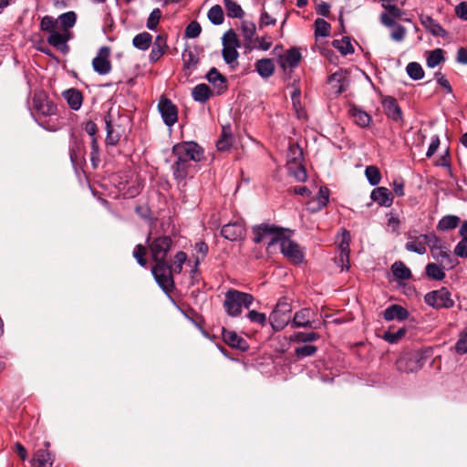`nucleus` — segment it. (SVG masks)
Segmentation results:
<instances>
[{"instance_id":"f257e3e1","label":"nucleus","mask_w":467,"mask_h":467,"mask_svg":"<svg viewBox=\"0 0 467 467\" xmlns=\"http://www.w3.org/2000/svg\"><path fill=\"white\" fill-rule=\"evenodd\" d=\"M77 22V15L74 11L61 14L57 18L45 16L40 22V29L48 33L47 43L63 54L69 51L67 42L73 37L71 28Z\"/></svg>"},{"instance_id":"9d476101","label":"nucleus","mask_w":467,"mask_h":467,"mask_svg":"<svg viewBox=\"0 0 467 467\" xmlns=\"http://www.w3.org/2000/svg\"><path fill=\"white\" fill-rule=\"evenodd\" d=\"M424 302L435 309L451 308L454 306L451 295L446 287L427 293L424 296Z\"/></svg>"},{"instance_id":"9b49d317","label":"nucleus","mask_w":467,"mask_h":467,"mask_svg":"<svg viewBox=\"0 0 467 467\" xmlns=\"http://www.w3.org/2000/svg\"><path fill=\"white\" fill-rule=\"evenodd\" d=\"M151 272L156 282L164 292L168 293L171 291L173 287V271L167 262L155 263Z\"/></svg>"},{"instance_id":"3c124183","label":"nucleus","mask_w":467,"mask_h":467,"mask_svg":"<svg viewBox=\"0 0 467 467\" xmlns=\"http://www.w3.org/2000/svg\"><path fill=\"white\" fill-rule=\"evenodd\" d=\"M237 48L235 47H223L222 54L226 64L231 65L236 62L239 57Z\"/></svg>"},{"instance_id":"603ef678","label":"nucleus","mask_w":467,"mask_h":467,"mask_svg":"<svg viewBox=\"0 0 467 467\" xmlns=\"http://www.w3.org/2000/svg\"><path fill=\"white\" fill-rule=\"evenodd\" d=\"M317 351V348L314 345H304L295 348V355L297 358H304L314 356Z\"/></svg>"},{"instance_id":"5701e85b","label":"nucleus","mask_w":467,"mask_h":467,"mask_svg":"<svg viewBox=\"0 0 467 467\" xmlns=\"http://www.w3.org/2000/svg\"><path fill=\"white\" fill-rule=\"evenodd\" d=\"M46 449H40L36 451L32 459L33 467H52L53 458L47 450L49 442H45Z\"/></svg>"},{"instance_id":"7ed1b4c3","label":"nucleus","mask_w":467,"mask_h":467,"mask_svg":"<svg viewBox=\"0 0 467 467\" xmlns=\"http://www.w3.org/2000/svg\"><path fill=\"white\" fill-rule=\"evenodd\" d=\"M32 108L36 113L48 120H42L39 125L48 131H57L61 125L58 122L57 105L44 91H36L32 99Z\"/></svg>"},{"instance_id":"680f3d73","label":"nucleus","mask_w":467,"mask_h":467,"mask_svg":"<svg viewBox=\"0 0 467 467\" xmlns=\"http://www.w3.org/2000/svg\"><path fill=\"white\" fill-rule=\"evenodd\" d=\"M202 27L197 21H192L185 29V36L189 38H195L201 34Z\"/></svg>"},{"instance_id":"0eeeda50","label":"nucleus","mask_w":467,"mask_h":467,"mask_svg":"<svg viewBox=\"0 0 467 467\" xmlns=\"http://www.w3.org/2000/svg\"><path fill=\"white\" fill-rule=\"evenodd\" d=\"M149 243L150 251L154 263L167 262L166 258L168 252L172 246V240L168 235H160L150 240L149 235L147 238Z\"/></svg>"},{"instance_id":"ea45409f","label":"nucleus","mask_w":467,"mask_h":467,"mask_svg":"<svg viewBox=\"0 0 467 467\" xmlns=\"http://www.w3.org/2000/svg\"><path fill=\"white\" fill-rule=\"evenodd\" d=\"M226 14L232 18H242L244 12L241 5L233 0H223Z\"/></svg>"},{"instance_id":"2eb2a0df","label":"nucleus","mask_w":467,"mask_h":467,"mask_svg":"<svg viewBox=\"0 0 467 467\" xmlns=\"http://www.w3.org/2000/svg\"><path fill=\"white\" fill-rule=\"evenodd\" d=\"M281 252L285 257L295 264H300L304 260V254L300 251L298 244L289 237L283 240L281 244Z\"/></svg>"},{"instance_id":"69168bd1","label":"nucleus","mask_w":467,"mask_h":467,"mask_svg":"<svg viewBox=\"0 0 467 467\" xmlns=\"http://www.w3.org/2000/svg\"><path fill=\"white\" fill-rule=\"evenodd\" d=\"M69 157L73 165H77L78 161L82 158V153L77 142L69 147Z\"/></svg>"},{"instance_id":"39448f33","label":"nucleus","mask_w":467,"mask_h":467,"mask_svg":"<svg viewBox=\"0 0 467 467\" xmlns=\"http://www.w3.org/2000/svg\"><path fill=\"white\" fill-rule=\"evenodd\" d=\"M287 229L277 227L275 225H270L267 223H262L253 227L254 242L255 244L261 243L265 238L269 237L270 241L268 246L274 245L276 243L282 244L283 240H285L287 236L285 233Z\"/></svg>"},{"instance_id":"f704fd0d","label":"nucleus","mask_w":467,"mask_h":467,"mask_svg":"<svg viewBox=\"0 0 467 467\" xmlns=\"http://www.w3.org/2000/svg\"><path fill=\"white\" fill-rule=\"evenodd\" d=\"M241 31L244 40V46L249 47L256 32V26L254 22L244 20L241 23Z\"/></svg>"},{"instance_id":"0e129e2a","label":"nucleus","mask_w":467,"mask_h":467,"mask_svg":"<svg viewBox=\"0 0 467 467\" xmlns=\"http://www.w3.org/2000/svg\"><path fill=\"white\" fill-rule=\"evenodd\" d=\"M349 242L350 234L348 231L344 230L342 234V240L338 244L339 253H343L344 256L350 253Z\"/></svg>"},{"instance_id":"4be33fe9","label":"nucleus","mask_w":467,"mask_h":467,"mask_svg":"<svg viewBox=\"0 0 467 467\" xmlns=\"http://www.w3.org/2000/svg\"><path fill=\"white\" fill-rule=\"evenodd\" d=\"M370 198L380 206L389 207L393 202L390 191L385 187H377L372 190Z\"/></svg>"},{"instance_id":"f3484780","label":"nucleus","mask_w":467,"mask_h":467,"mask_svg":"<svg viewBox=\"0 0 467 467\" xmlns=\"http://www.w3.org/2000/svg\"><path fill=\"white\" fill-rule=\"evenodd\" d=\"M421 26L434 36L446 37L447 31L431 16L421 14L419 16Z\"/></svg>"},{"instance_id":"6ab92c4d","label":"nucleus","mask_w":467,"mask_h":467,"mask_svg":"<svg viewBox=\"0 0 467 467\" xmlns=\"http://www.w3.org/2000/svg\"><path fill=\"white\" fill-rule=\"evenodd\" d=\"M207 80L213 86L216 95H222L227 89V81L215 67H212L206 75Z\"/></svg>"},{"instance_id":"a19ab883","label":"nucleus","mask_w":467,"mask_h":467,"mask_svg":"<svg viewBox=\"0 0 467 467\" xmlns=\"http://www.w3.org/2000/svg\"><path fill=\"white\" fill-rule=\"evenodd\" d=\"M460 218L456 215L443 216L437 224V229L440 231H448L454 229L458 226Z\"/></svg>"},{"instance_id":"473e14b6","label":"nucleus","mask_w":467,"mask_h":467,"mask_svg":"<svg viewBox=\"0 0 467 467\" xmlns=\"http://www.w3.org/2000/svg\"><path fill=\"white\" fill-rule=\"evenodd\" d=\"M255 70L264 78L271 77L275 72V65L270 58H262L256 61Z\"/></svg>"},{"instance_id":"f03ea898","label":"nucleus","mask_w":467,"mask_h":467,"mask_svg":"<svg viewBox=\"0 0 467 467\" xmlns=\"http://www.w3.org/2000/svg\"><path fill=\"white\" fill-rule=\"evenodd\" d=\"M172 154L176 157L172 164V174L178 183L183 182L190 174L192 167L191 161H200L203 151L202 148L194 141H186L176 144L172 148Z\"/></svg>"},{"instance_id":"58836bf2","label":"nucleus","mask_w":467,"mask_h":467,"mask_svg":"<svg viewBox=\"0 0 467 467\" xmlns=\"http://www.w3.org/2000/svg\"><path fill=\"white\" fill-rule=\"evenodd\" d=\"M332 46L344 56L353 54L355 51L350 38L348 36L333 40Z\"/></svg>"},{"instance_id":"864d4df0","label":"nucleus","mask_w":467,"mask_h":467,"mask_svg":"<svg viewBox=\"0 0 467 467\" xmlns=\"http://www.w3.org/2000/svg\"><path fill=\"white\" fill-rule=\"evenodd\" d=\"M161 16L162 13L160 8L153 9L147 19V28L152 31L156 30L161 18Z\"/></svg>"},{"instance_id":"a211bd4d","label":"nucleus","mask_w":467,"mask_h":467,"mask_svg":"<svg viewBox=\"0 0 467 467\" xmlns=\"http://www.w3.org/2000/svg\"><path fill=\"white\" fill-rule=\"evenodd\" d=\"M348 114L354 123L361 128L368 127L372 121L371 116L362 108L356 105L349 106Z\"/></svg>"},{"instance_id":"ddd939ff","label":"nucleus","mask_w":467,"mask_h":467,"mask_svg":"<svg viewBox=\"0 0 467 467\" xmlns=\"http://www.w3.org/2000/svg\"><path fill=\"white\" fill-rule=\"evenodd\" d=\"M221 234L232 242L242 240L245 234L244 223L243 220H236L226 223L222 227Z\"/></svg>"},{"instance_id":"6e6d98bb","label":"nucleus","mask_w":467,"mask_h":467,"mask_svg":"<svg viewBox=\"0 0 467 467\" xmlns=\"http://www.w3.org/2000/svg\"><path fill=\"white\" fill-rule=\"evenodd\" d=\"M223 47H240V42L234 30L229 29L223 34Z\"/></svg>"},{"instance_id":"423d86ee","label":"nucleus","mask_w":467,"mask_h":467,"mask_svg":"<svg viewBox=\"0 0 467 467\" xmlns=\"http://www.w3.org/2000/svg\"><path fill=\"white\" fill-rule=\"evenodd\" d=\"M421 237L429 246L433 259L441 262L445 260L450 267L454 266L451 257V252L449 248L444 245L440 237L435 234H421Z\"/></svg>"},{"instance_id":"13d9d810","label":"nucleus","mask_w":467,"mask_h":467,"mask_svg":"<svg viewBox=\"0 0 467 467\" xmlns=\"http://www.w3.org/2000/svg\"><path fill=\"white\" fill-rule=\"evenodd\" d=\"M186 260H187V254L184 252H182V251L177 252L176 254L174 255L173 264H172V265H171L173 273L180 274L182 270V266H183L184 263L186 262Z\"/></svg>"},{"instance_id":"a878e982","label":"nucleus","mask_w":467,"mask_h":467,"mask_svg":"<svg viewBox=\"0 0 467 467\" xmlns=\"http://www.w3.org/2000/svg\"><path fill=\"white\" fill-rule=\"evenodd\" d=\"M327 82L335 95H339L344 92L348 85L347 78L342 70H338L330 75Z\"/></svg>"},{"instance_id":"4c0bfd02","label":"nucleus","mask_w":467,"mask_h":467,"mask_svg":"<svg viewBox=\"0 0 467 467\" xmlns=\"http://www.w3.org/2000/svg\"><path fill=\"white\" fill-rule=\"evenodd\" d=\"M426 275L429 278L435 281H441L445 278L444 267L435 264L430 263L425 268Z\"/></svg>"},{"instance_id":"37998d69","label":"nucleus","mask_w":467,"mask_h":467,"mask_svg":"<svg viewBox=\"0 0 467 467\" xmlns=\"http://www.w3.org/2000/svg\"><path fill=\"white\" fill-rule=\"evenodd\" d=\"M105 124H106V130H107L106 143L108 145H112V146L117 145L118 142L119 141L120 135H119V133H118L114 130L109 116L105 117Z\"/></svg>"},{"instance_id":"4d7b16f0","label":"nucleus","mask_w":467,"mask_h":467,"mask_svg":"<svg viewBox=\"0 0 467 467\" xmlns=\"http://www.w3.org/2000/svg\"><path fill=\"white\" fill-rule=\"evenodd\" d=\"M90 147H91V151H90L91 164H92L93 169H97L100 162L99 147L97 138H94L93 140H91Z\"/></svg>"},{"instance_id":"774afa93","label":"nucleus","mask_w":467,"mask_h":467,"mask_svg":"<svg viewBox=\"0 0 467 467\" xmlns=\"http://www.w3.org/2000/svg\"><path fill=\"white\" fill-rule=\"evenodd\" d=\"M299 99H300V92L298 90L294 91V93L292 94L293 107L296 109L297 118L301 119L305 116V112L301 107Z\"/></svg>"},{"instance_id":"2f4dec72","label":"nucleus","mask_w":467,"mask_h":467,"mask_svg":"<svg viewBox=\"0 0 467 467\" xmlns=\"http://www.w3.org/2000/svg\"><path fill=\"white\" fill-rule=\"evenodd\" d=\"M462 240L456 244L454 254L461 258H467V221H464L459 230Z\"/></svg>"},{"instance_id":"a18cd8bd","label":"nucleus","mask_w":467,"mask_h":467,"mask_svg":"<svg viewBox=\"0 0 467 467\" xmlns=\"http://www.w3.org/2000/svg\"><path fill=\"white\" fill-rule=\"evenodd\" d=\"M406 332L405 327H400L395 331L389 329L384 333L383 339L389 344H396L404 337Z\"/></svg>"},{"instance_id":"c85d7f7f","label":"nucleus","mask_w":467,"mask_h":467,"mask_svg":"<svg viewBox=\"0 0 467 467\" xmlns=\"http://www.w3.org/2000/svg\"><path fill=\"white\" fill-rule=\"evenodd\" d=\"M383 107L388 118L394 121H399L401 119V109L394 98L389 97L383 100Z\"/></svg>"},{"instance_id":"5fc2aeb1","label":"nucleus","mask_w":467,"mask_h":467,"mask_svg":"<svg viewBox=\"0 0 467 467\" xmlns=\"http://www.w3.org/2000/svg\"><path fill=\"white\" fill-rule=\"evenodd\" d=\"M319 337H320L319 334H317L316 332H309V333L297 332L293 336L292 340L300 342V343H307V342L316 341Z\"/></svg>"},{"instance_id":"09e8293b","label":"nucleus","mask_w":467,"mask_h":467,"mask_svg":"<svg viewBox=\"0 0 467 467\" xmlns=\"http://www.w3.org/2000/svg\"><path fill=\"white\" fill-rule=\"evenodd\" d=\"M331 26L329 23H327L323 18H317L315 21V35L317 36H327L330 34Z\"/></svg>"},{"instance_id":"4468645a","label":"nucleus","mask_w":467,"mask_h":467,"mask_svg":"<svg viewBox=\"0 0 467 467\" xmlns=\"http://www.w3.org/2000/svg\"><path fill=\"white\" fill-rule=\"evenodd\" d=\"M109 48L102 47L99 48L97 56L92 60V67L95 72L99 75H107L111 70L109 57Z\"/></svg>"},{"instance_id":"7c9ffc66","label":"nucleus","mask_w":467,"mask_h":467,"mask_svg":"<svg viewBox=\"0 0 467 467\" xmlns=\"http://www.w3.org/2000/svg\"><path fill=\"white\" fill-rule=\"evenodd\" d=\"M426 245L427 244L422 239L421 234L419 236L410 235L408 237V242L405 244V248L409 252L424 254L427 252Z\"/></svg>"},{"instance_id":"cd10ccee","label":"nucleus","mask_w":467,"mask_h":467,"mask_svg":"<svg viewBox=\"0 0 467 467\" xmlns=\"http://www.w3.org/2000/svg\"><path fill=\"white\" fill-rule=\"evenodd\" d=\"M301 53L298 48H289L283 57L280 58L281 67L283 68H294L298 66L301 60Z\"/></svg>"},{"instance_id":"20e7f679","label":"nucleus","mask_w":467,"mask_h":467,"mask_svg":"<svg viewBox=\"0 0 467 467\" xmlns=\"http://www.w3.org/2000/svg\"><path fill=\"white\" fill-rule=\"evenodd\" d=\"M254 300L253 295L232 288L224 294L223 308L229 317H236L243 308H249Z\"/></svg>"},{"instance_id":"393cba45","label":"nucleus","mask_w":467,"mask_h":467,"mask_svg":"<svg viewBox=\"0 0 467 467\" xmlns=\"http://www.w3.org/2000/svg\"><path fill=\"white\" fill-rule=\"evenodd\" d=\"M314 312L310 308H302L296 312L292 327H312V317Z\"/></svg>"},{"instance_id":"e433bc0d","label":"nucleus","mask_w":467,"mask_h":467,"mask_svg":"<svg viewBox=\"0 0 467 467\" xmlns=\"http://www.w3.org/2000/svg\"><path fill=\"white\" fill-rule=\"evenodd\" d=\"M394 277L398 280H408L411 277V271L401 261H397L391 265Z\"/></svg>"},{"instance_id":"79ce46f5","label":"nucleus","mask_w":467,"mask_h":467,"mask_svg":"<svg viewBox=\"0 0 467 467\" xmlns=\"http://www.w3.org/2000/svg\"><path fill=\"white\" fill-rule=\"evenodd\" d=\"M444 51L441 48H436L428 53L426 63L431 68H434L444 61Z\"/></svg>"},{"instance_id":"412c9836","label":"nucleus","mask_w":467,"mask_h":467,"mask_svg":"<svg viewBox=\"0 0 467 467\" xmlns=\"http://www.w3.org/2000/svg\"><path fill=\"white\" fill-rule=\"evenodd\" d=\"M329 201V190L327 187H320L317 196L307 203V210L317 213L327 206Z\"/></svg>"},{"instance_id":"338daca9","label":"nucleus","mask_w":467,"mask_h":467,"mask_svg":"<svg viewBox=\"0 0 467 467\" xmlns=\"http://www.w3.org/2000/svg\"><path fill=\"white\" fill-rule=\"evenodd\" d=\"M406 36V28L401 25H395L390 34L391 39L396 42H401Z\"/></svg>"},{"instance_id":"8fccbe9b","label":"nucleus","mask_w":467,"mask_h":467,"mask_svg":"<svg viewBox=\"0 0 467 467\" xmlns=\"http://www.w3.org/2000/svg\"><path fill=\"white\" fill-rule=\"evenodd\" d=\"M184 68L189 71V74L196 67L199 59L192 51H187L182 54Z\"/></svg>"},{"instance_id":"49530a36","label":"nucleus","mask_w":467,"mask_h":467,"mask_svg":"<svg viewBox=\"0 0 467 467\" xmlns=\"http://www.w3.org/2000/svg\"><path fill=\"white\" fill-rule=\"evenodd\" d=\"M365 175L369 184L372 186L378 185L381 181L380 171L377 166H368L365 170Z\"/></svg>"},{"instance_id":"bf43d9fd","label":"nucleus","mask_w":467,"mask_h":467,"mask_svg":"<svg viewBox=\"0 0 467 467\" xmlns=\"http://www.w3.org/2000/svg\"><path fill=\"white\" fill-rule=\"evenodd\" d=\"M147 253V249L142 244H137L133 250V256L136 259L137 263L145 267L147 265V260L145 258Z\"/></svg>"},{"instance_id":"052dcab7","label":"nucleus","mask_w":467,"mask_h":467,"mask_svg":"<svg viewBox=\"0 0 467 467\" xmlns=\"http://www.w3.org/2000/svg\"><path fill=\"white\" fill-rule=\"evenodd\" d=\"M455 350L458 354L467 353V327L460 334L459 339L455 345Z\"/></svg>"},{"instance_id":"e2e57ef3","label":"nucleus","mask_w":467,"mask_h":467,"mask_svg":"<svg viewBox=\"0 0 467 467\" xmlns=\"http://www.w3.org/2000/svg\"><path fill=\"white\" fill-rule=\"evenodd\" d=\"M247 318L253 322L259 324L261 326H265L266 324V316L264 313L258 312L256 310H251L247 314Z\"/></svg>"},{"instance_id":"f8f14e48","label":"nucleus","mask_w":467,"mask_h":467,"mask_svg":"<svg viewBox=\"0 0 467 467\" xmlns=\"http://www.w3.org/2000/svg\"><path fill=\"white\" fill-rule=\"evenodd\" d=\"M158 109L163 122L168 127L173 126L178 121V109L171 99L161 98L158 104Z\"/></svg>"},{"instance_id":"de8ad7c7","label":"nucleus","mask_w":467,"mask_h":467,"mask_svg":"<svg viewBox=\"0 0 467 467\" xmlns=\"http://www.w3.org/2000/svg\"><path fill=\"white\" fill-rule=\"evenodd\" d=\"M406 71L410 78L413 80H420L424 77V70L422 67L417 62H410L406 67Z\"/></svg>"},{"instance_id":"b1692460","label":"nucleus","mask_w":467,"mask_h":467,"mask_svg":"<svg viewBox=\"0 0 467 467\" xmlns=\"http://www.w3.org/2000/svg\"><path fill=\"white\" fill-rule=\"evenodd\" d=\"M382 316L387 321H392L395 319L403 321L409 317V311L400 305L394 304L387 307Z\"/></svg>"},{"instance_id":"c756f323","label":"nucleus","mask_w":467,"mask_h":467,"mask_svg":"<svg viewBox=\"0 0 467 467\" xmlns=\"http://www.w3.org/2000/svg\"><path fill=\"white\" fill-rule=\"evenodd\" d=\"M234 142V135L230 125H224L222 128V133L219 140L216 142L218 150L225 151L228 150Z\"/></svg>"},{"instance_id":"dca6fc26","label":"nucleus","mask_w":467,"mask_h":467,"mask_svg":"<svg viewBox=\"0 0 467 467\" xmlns=\"http://www.w3.org/2000/svg\"><path fill=\"white\" fill-rule=\"evenodd\" d=\"M167 36L158 35L152 44V48L149 56L150 63H156L168 50Z\"/></svg>"},{"instance_id":"1a4fd4ad","label":"nucleus","mask_w":467,"mask_h":467,"mask_svg":"<svg viewBox=\"0 0 467 467\" xmlns=\"http://www.w3.org/2000/svg\"><path fill=\"white\" fill-rule=\"evenodd\" d=\"M424 364L422 353L411 351L404 354L396 361V368L403 373H412L420 370Z\"/></svg>"},{"instance_id":"6e6552de","label":"nucleus","mask_w":467,"mask_h":467,"mask_svg":"<svg viewBox=\"0 0 467 467\" xmlns=\"http://www.w3.org/2000/svg\"><path fill=\"white\" fill-rule=\"evenodd\" d=\"M291 310V305L286 297L278 300L269 317L271 326L275 331L282 330L288 324Z\"/></svg>"},{"instance_id":"aec40b11","label":"nucleus","mask_w":467,"mask_h":467,"mask_svg":"<svg viewBox=\"0 0 467 467\" xmlns=\"http://www.w3.org/2000/svg\"><path fill=\"white\" fill-rule=\"evenodd\" d=\"M222 337L233 348L246 350L248 348L246 341L234 331L223 328Z\"/></svg>"},{"instance_id":"72a5a7b5","label":"nucleus","mask_w":467,"mask_h":467,"mask_svg":"<svg viewBox=\"0 0 467 467\" xmlns=\"http://www.w3.org/2000/svg\"><path fill=\"white\" fill-rule=\"evenodd\" d=\"M213 95V92L208 85L198 84L192 88V99L200 103H205Z\"/></svg>"},{"instance_id":"c03bdc74","label":"nucleus","mask_w":467,"mask_h":467,"mask_svg":"<svg viewBox=\"0 0 467 467\" xmlns=\"http://www.w3.org/2000/svg\"><path fill=\"white\" fill-rule=\"evenodd\" d=\"M208 18L212 24L219 26L223 23V11L221 5H215L208 11Z\"/></svg>"},{"instance_id":"bb28decb","label":"nucleus","mask_w":467,"mask_h":467,"mask_svg":"<svg viewBox=\"0 0 467 467\" xmlns=\"http://www.w3.org/2000/svg\"><path fill=\"white\" fill-rule=\"evenodd\" d=\"M62 96L72 110H78L81 108L83 103V95L78 89L68 88L63 91Z\"/></svg>"},{"instance_id":"c9c22d12","label":"nucleus","mask_w":467,"mask_h":467,"mask_svg":"<svg viewBox=\"0 0 467 467\" xmlns=\"http://www.w3.org/2000/svg\"><path fill=\"white\" fill-rule=\"evenodd\" d=\"M152 43V36L148 32H142L136 35L132 39V45L139 50L145 51L149 49Z\"/></svg>"}]
</instances>
